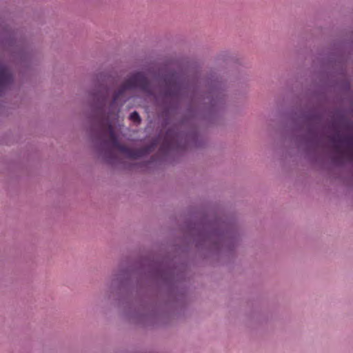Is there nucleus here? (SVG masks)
I'll use <instances>...</instances> for the list:
<instances>
[{
	"label": "nucleus",
	"instance_id": "1",
	"mask_svg": "<svg viewBox=\"0 0 353 353\" xmlns=\"http://www.w3.org/2000/svg\"><path fill=\"white\" fill-rule=\"evenodd\" d=\"M149 88L148 81L142 72H136L132 74L123 85L121 89L116 93L113 98V101L108 108V112H107V120L108 126V132L110 137L113 145L117 147L121 151L125 153L128 157L132 158H137L140 156L139 152H133L128 148L120 145L117 141V137L114 132L112 125L110 123V120H113L117 117V114L119 112V108L117 105V101L119 100L120 95L125 90L133 88H140L143 90H148Z\"/></svg>",
	"mask_w": 353,
	"mask_h": 353
},
{
	"label": "nucleus",
	"instance_id": "2",
	"mask_svg": "<svg viewBox=\"0 0 353 353\" xmlns=\"http://www.w3.org/2000/svg\"><path fill=\"white\" fill-rule=\"evenodd\" d=\"M93 101L97 103V108L103 110L105 102L108 97V90L103 87L99 88L96 92L91 94Z\"/></svg>",
	"mask_w": 353,
	"mask_h": 353
},
{
	"label": "nucleus",
	"instance_id": "3",
	"mask_svg": "<svg viewBox=\"0 0 353 353\" xmlns=\"http://www.w3.org/2000/svg\"><path fill=\"white\" fill-rule=\"evenodd\" d=\"M12 79V76L8 69L0 63V88L10 83Z\"/></svg>",
	"mask_w": 353,
	"mask_h": 353
},
{
	"label": "nucleus",
	"instance_id": "4",
	"mask_svg": "<svg viewBox=\"0 0 353 353\" xmlns=\"http://www.w3.org/2000/svg\"><path fill=\"white\" fill-rule=\"evenodd\" d=\"M130 119L132 120V121L135 122V123H139L140 121H141V119H140L139 114L136 111H134L133 112H132L130 114Z\"/></svg>",
	"mask_w": 353,
	"mask_h": 353
},
{
	"label": "nucleus",
	"instance_id": "5",
	"mask_svg": "<svg viewBox=\"0 0 353 353\" xmlns=\"http://www.w3.org/2000/svg\"><path fill=\"white\" fill-rule=\"evenodd\" d=\"M334 141L339 145H350V140L346 137H341L338 141H336L335 139Z\"/></svg>",
	"mask_w": 353,
	"mask_h": 353
},
{
	"label": "nucleus",
	"instance_id": "6",
	"mask_svg": "<svg viewBox=\"0 0 353 353\" xmlns=\"http://www.w3.org/2000/svg\"><path fill=\"white\" fill-rule=\"evenodd\" d=\"M176 77L175 74H172L171 77H170L168 79V83H169V86L170 88H175L176 86Z\"/></svg>",
	"mask_w": 353,
	"mask_h": 353
}]
</instances>
